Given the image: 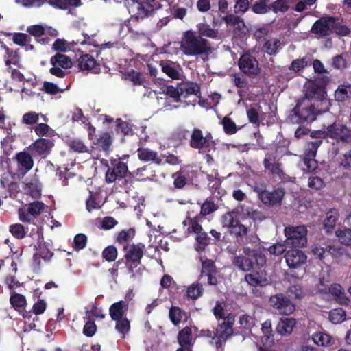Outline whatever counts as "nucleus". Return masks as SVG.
I'll return each instance as SVG.
<instances>
[{
    "instance_id": "nucleus-32",
    "label": "nucleus",
    "mask_w": 351,
    "mask_h": 351,
    "mask_svg": "<svg viewBox=\"0 0 351 351\" xmlns=\"http://www.w3.org/2000/svg\"><path fill=\"white\" fill-rule=\"evenodd\" d=\"M180 93L182 97L184 99L192 95L200 97V87L198 84L194 82L181 83Z\"/></svg>"
},
{
    "instance_id": "nucleus-59",
    "label": "nucleus",
    "mask_w": 351,
    "mask_h": 351,
    "mask_svg": "<svg viewBox=\"0 0 351 351\" xmlns=\"http://www.w3.org/2000/svg\"><path fill=\"white\" fill-rule=\"evenodd\" d=\"M239 323L241 328L244 330L245 332L250 331L251 328L254 324V318L251 315L244 314L239 317Z\"/></svg>"
},
{
    "instance_id": "nucleus-51",
    "label": "nucleus",
    "mask_w": 351,
    "mask_h": 351,
    "mask_svg": "<svg viewBox=\"0 0 351 351\" xmlns=\"http://www.w3.org/2000/svg\"><path fill=\"white\" fill-rule=\"evenodd\" d=\"M69 148L74 152L86 153L88 152V147L83 141L79 138H72L68 141Z\"/></svg>"
},
{
    "instance_id": "nucleus-35",
    "label": "nucleus",
    "mask_w": 351,
    "mask_h": 351,
    "mask_svg": "<svg viewBox=\"0 0 351 351\" xmlns=\"http://www.w3.org/2000/svg\"><path fill=\"white\" fill-rule=\"evenodd\" d=\"M335 22L332 25V34L335 33L339 37L348 36L351 34L350 28L344 24L343 19L338 16H335Z\"/></svg>"
},
{
    "instance_id": "nucleus-40",
    "label": "nucleus",
    "mask_w": 351,
    "mask_h": 351,
    "mask_svg": "<svg viewBox=\"0 0 351 351\" xmlns=\"http://www.w3.org/2000/svg\"><path fill=\"white\" fill-rule=\"evenodd\" d=\"M197 32L199 36H205L210 38H217L218 36V30L211 28L210 25L207 23H199L197 25Z\"/></svg>"
},
{
    "instance_id": "nucleus-4",
    "label": "nucleus",
    "mask_w": 351,
    "mask_h": 351,
    "mask_svg": "<svg viewBox=\"0 0 351 351\" xmlns=\"http://www.w3.org/2000/svg\"><path fill=\"white\" fill-rule=\"evenodd\" d=\"M232 263L240 270L248 271L266 263L265 256L256 250L244 247L243 254L232 257Z\"/></svg>"
},
{
    "instance_id": "nucleus-7",
    "label": "nucleus",
    "mask_w": 351,
    "mask_h": 351,
    "mask_svg": "<svg viewBox=\"0 0 351 351\" xmlns=\"http://www.w3.org/2000/svg\"><path fill=\"white\" fill-rule=\"evenodd\" d=\"M145 245L143 243L125 245L123 247L124 252L123 263L130 277H134V269L141 263L144 254Z\"/></svg>"
},
{
    "instance_id": "nucleus-29",
    "label": "nucleus",
    "mask_w": 351,
    "mask_h": 351,
    "mask_svg": "<svg viewBox=\"0 0 351 351\" xmlns=\"http://www.w3.org/2000/svg\"><path fill=\"white\" fill-rule=\"evenodd\" d=\"M128 307V304L123 300L113 303L109 308V315L111 319L115 320L124 317Z\"/></svg>"
},
{
    "instance_id": "nucleus-50",
    "label": "nucleus",
    "mask_w": 351,
    "mask_h": 351,
    "mask_svg": "<svg viewBox=\"0 0 351 351\" xmlns=\"http://www.w3.org/2000/svg\"><path fill=\"white\" fill-rule=\"evenodd\" d=\"M312 339L317 346H326L330 344L332 337L326 333L317 332L313 335Z\"/></svg>"
},
{
    "instance_id": "nucleus-11",
    "label": "nucleus",
    "mask_w": 351,
    "mask_h": 351,
    "mask_svg": "<svg viewBox=\"0 0 351 351\" xmlns=\"http://www.w3.org/2000/svg\"><path fill=\"white\" fill-rule=\"evenodd\" d=\"M222 20L226 24L227 30L234 37L243 38L248 32V28L243 19L238 16L232 14H227L222 17Z\"/></svg>"
},
{
    "instance_id": "nucleus-31",
    "label": "nucleus",
    "mask_w": 351,
    "mask_h": 351,
    "mask_svg": "<svg viewBox=\"0 0 351 351\" xmlns=\"http://www.w3.org/2000/svg\"><path fill=\"white\" fill-rule=\"evenodd\" d=\"M296 324V320L294 318H281L276 326V331L281 335H289Z\"/></svg>"
},
{
    "instance_id": "nucleus-61",
    "label": "nucleus",
    "mask_w": 351,
    "mask_h": 351,
    "mask_svg": "<svg viewBox=\"0 0 351 351\" xmlns=\"http://www.w3.org/2000/svg\"><path fill=\"white\" fill-rule=\"evenodd\" d=\"M163 92L169 97L174 99L175 101H180L182 98L180 93V84H178L176 87L173 86H167L165 87Z\"/></svg>"
},
{
    "instance_id": "nucleus-53",
    "label": "nucleus",
    "mask_w": 351,
    "mask_h": 351,
    "mask_svg": "<svg viewBox=\"0 0 351 351\" xmlns=\"http://www.w3.org/2000/svg\"><path fill=\"white\" fill-rule=\"evenodd\" d=\"M221 124L223 125L225 133L229 135L235 134L240 129V127H238L236 123L227 116L222 119Z\"/></svg>"
},
{
    "instance_id": "nucleus-64",
    "label": "nucleus",
    "mask_w": 351,
    "mask_h": 351,
    "mask_svg": "<svg viewBox=\"0 0 351 351\" xmlns=\"http://www.w3.org/2000/svg\"><path fill=\"white\" fill-rule=\"evenodd\" d=\"M202 291V285L199 283H194L188 287L186 294L189 298L197 299L201 295Z\"/></svg>"
},
{
    "instance_id": "nucleus-21",
    "label": "nucleus",
    "mask_w": 351,
    "mask_h": 351,
    "mask_svg": "<svg viewBox=\"0 0 351 351\" xmlns=\"http://www.w3.org/2000/svg\"><path fill=\"white\" fill-rule=\"evenodd\" d=\"M77 62L78 68L80 71H91L93 73H99L100 72L99 64L90 54L81 55Z\"/></svg>"
},
{
    "instance_id": "nucleus-38",
    "label": "nucleus",
    "mask_w": 351,
    "mask_h": 351,
    "mask_svg": "<svg viewBox=\"0 0 351 351\" xmlns=\"http://www.w3.org/2000/svg\"><path fill=\"white\" fill-rule=\"evenodd\" d=\"M135 176L138 177L141 180H151L155 177V171L152 170L150 165H144L138 168L134 172Z\"/></svg>"
},
{
    "instance_id": "nucleus-55",
    "label": "nucleus",
    "mask_w": 351,
    "mask_h": 351,
    "mask_svg": "<svg viewBox=\"0 0 351 351\" xmlns=\"http://www.w3.org/2000/svg\"><path fill=\"white\" fill-rule=\"evenodd\" d=\"M308 66V62L306 58L293 60L289 66V70L292 73H298Z\"/></svg>"
},
{
    "instance_id": "nucleus-22",
    "label": "nucleus",
    "mask_w": 351,
    "mask_h": 351,
    "mask_svg": "<svg viewBox=\"0 0 351 351\" xmlns=\"http://www.w3.org/2000/svg\"><path fill=\"white\" fill-rule=\"evenodd\" d=\"M138 158L144 162H152L157 165L162 164V155H158V152L153 151L147 147H140L137 151Z\"/></svg>"
},
{
    "instance_id": "nucleus-48",
    "label": "nucleus",
    "mask_w": 351,
    "mask_h": 351,
    "mask_svg": "<svg viewBox=\"0 0 351 351\" xmlns=\"http://www.w3.org/2000/svg\"><path fill=\"white\" fill-rule=\"evenodd\" d=\"M322 142V140H315V141L308 143L304 153V158H315L317 149Z\"/></svg>"
},
{
    "instance_id": "nucleus-60",
    "label": "nucleus",
    "mask_w": 351,
    "mask_h": 351,
    "mask_svg": "<svg viewBox=\"0 0 351 351\" xmlns=\"http://www.w3.org/2000/svg\"><path fill=\"white\" fill-rule=\"evenodd\" d=\"M118 256L117 249L114 245H108L102 252V257L108 262H113Z\"/></svg>"
},
{
    "instance_id": "nucleus-6",
    "label": "nucleus",
    "mask_w": 351,
    "mask_h": 351,
    "mask_svg": "<svg viewBox=\"0 0 351 351\" xmlns=\"http://www.w3.org/2000/svg\"><path fill=\"white\" fill-rule=\"evenodd\" d=\"M182 49L184 54L197 56L210 52V45L208 40L197 36L195 32L188 31L185 34L182 42Z\"/></svg>"
},
{
    "instance_id": "nucleus-12",
    "label": "nucleus",
    "mask_w": 351,
    "mask_h": 351,
    "mask_svg": "<svg viewBox=\"0 0 351 351\" xmlns=\"http://www.w3.org/2000/svg\"><path fill=\"white\" fill-rule=\"evenodd\" d=\"M335 20V16L325 14L314 22L310 32L317 38L329 36L332 34V25Z\"/></svg>"
},
{
    "instance_id": "nucleus-43",
    "label": "nucleus",
    "mask_w": 351,
    "mask_h": 351,
    "mask_svg": "<svg viewBox=\"0 0 351 351\" xmlns=\"http://www.w3.org/2000/svg\"><path fill=\"white\" fill-rule=\"evenodd\" d=\"M246 282L251 286L265 287L268 284V280L257 274H247L245 276Z\"/></svg>"
},
{
    "instance_id": "nucleus-49",
    "label": "nucleus",
    "mask_w": 351,
    "mask_h": 351,
    "mask_svg": "<svg viewBox=\"0 0 351 351\" xmlns=\"http://www.w3.org/2000/svg\"><path fill=\"white\" fill-rule=\"evenodd\" d=\"M191 329L188 326L184 327L179 332L178 335V341L182 347H186L191 344Z\"/></svg>"
},
{
    "instance_id": "nucleus-1",
    "label": "nucleus",
    "mask_w": 351,
    "mask_h": 351,
    "mask_svg": "<svg viewBox=\"0 0 351 351\" xmlns=\"http://www.w3.org/2000/svg\"><path fill=\"white\" fill-rule=\"evenodd\" d=\"M328 110L326 106L315 104L308 99L300 98L291 111L289 119L293 123L308 124L315 121L318 115Z\"/></svg>"
},
{
    "instance_id": "nucleus-39",
    "label": "nucleus",
    "mask_w": 351,
    "mask_h": 351,
    "mask_svg": "<svg viewBox=\"0 0 351 351\" xmlns=\"http://www.w3.org/2000/svg\"><path fill=\"white\" fill-rule=\"evenodd\" d=\"M272 0H258L252 6V11L256 14H265L271 11L270 3Z\"/></svg>"
},
{
    "instance_id": "nucleus-45",
    "label": "nucleus",
    "mask_w": 351,
    "mask_h": 351,
    "mask_svg": "<svg viewBox=\"0 0 351 351\" xmlns=\"http://www.w3.org/2000/svg\"><path fill=\"white\" fill-rule=\"evenodd\" d=\"M135 234L134 229L130 228L128 230H123L117 234L116 241L120 245H129L128 243L132 240Z\"/></svg>"
},
{
    "instance_id": "nucleus-24",
    "label": "nucleus",
    "mask_w": 351,
    "mask_h": 351,
    "mask_svg": "<svg viewBox=\"0 0 351 351\" xmlns=\"http://www.w3.org/2000/svg\"><path fill=\"white\" fill-rule=\"evenodd\" d=\"M84 39L80 40L77 39L76 41L72 40L71 42L68 43L66 40L64 39L57 38L53 44V49L56 51H60L62 53L66 52L71 49L74 45L80 43L82 45H86V39L89 38V36L88 34H84Z\"/></svg>"
},
{
    "instance_id": "nucleus-5",
    "label": "nucleus",
    "mask_w": 351,
    "mask_h": 351,
    "mask_svg": "<svg viewBox=\"0 0 351 351\" xmlns=\"http://www.w3.org/2000/svg\"><path fill=\"white\" fill-rule=\"evenodd\" d=\"M123 158L110 160V165H108V169L105 174V181L107 184H112L117 181H121L120 186L124 189H129L132 181L126 179L129 172L127 163L122 160Z\"/></svg>"
},
{
    "instance_id": "nucleus-54",
    "label": "nucleus",
    "mask_w": 351,
    "mask_h": 351,
    "mask_svg": "<svg viewBox=\"0 0 351 351\" xmlns=\"http://www.w3.org/2000/svg\"><path fill=\"white\" fill-rule=\"evenodd\" d=\"M271 11L277 14L278 12L285 13L289 9L288 0H276L270 3Z\"/></svg>"
},
{
    "instance_id": "nucleus-41",
    "label": "nucleus",
    "mask_w": 351,
    "mask_h": 351,
    "mask_svg": "<svg viewBox=\"0 0 351 351\" xmlns=\"http://www.w3.org/2000/svg\"><path fill=\"white\" fill-rule=\"evenodd\" d=\"M280 45V42L277 38L266 40L263 46V51L269 56H274L277 53Z\"/></svg>"
},
{
    "instance_id": "nucleus-14",
    "label": "nucleus",
    "mask_w": 351,
    "mask_h": 351,
    "mask_svg": "<svg viewBox=\"0 0 351 351\" xmlns=\"http://www.w3.org/2000/svg\"><path fill=\"white\" fill-rule=\"evenodd\" d=\"M239 67L243 73L252 77L257 76L261 71L258 60L248 53H243L240 57Z\"/></svg>"
},
{
    "instance_id": "nucleus-30",
    "label": "nucleus",
    "mask_w": 351,
    "mask_h": 351,
    "mask_svg": "<svg viewBox=\"0 0 351 351\" xmlns=\"http://www.w3.org/2000/svg\"><path fill=\"white\" fill-rule=\"evenodd\" d=\"M123 77L126 80H129L134 86H143L147 82L146 75L141 71L131 69L123 73Z\"/></svg>"
},
{
    "instance_id": "nucleus-37",
    "label": "nucleus",
    "mask_w": 351,
    "mask_h": 351,
    "mask_svg": "<svg viewBox=\"0 0 351 351\" xmlns=\"http://www.w3.org/2000/svg\"><path fill=\"white\" fill-rule=\"evenodd\" d=\"M160 65L161 66L162 71L171 79L178 80L180 78V72L173 62L171 61H161Z\"/></svg>"
},
{
    "instance_id": "nucleus-56",
    "label": "nucleus",
    "mask_w": 351,
    "mask_h": 351,
    "mask_svg": "<svg viewBox=\"0 0 351 351\" xmlns=\"http://www.w3.org/2000/svg\"><path fill=\"white\" fill-rule=\"evenodd\" d=\"M217 205L214 202L213 198L209 197L202 204L201 206L200 214L203 216L210 215L211 213L217 210Z\"/></svg>"
},
{
    "instance_id": "nucleus-42",
    "label": "nucleus",
    "mask_w": 351,
    "mask_h": 351,
    "mask_svg": "<svg viewBox=\"0 0 351 351\" xmlns=\"http://www.w3.org/2000/svg\"><path fill=\"white\" fill-rule=\"evenodd\" d=\"M261 330L263 334L261 337L262 342L265 344L273 342L274 335H272L273 330L270 320H266L262 324Z\"/></svg>"
},
{
    "instance_id": "nucleus-47",
    "label": "nucleus",
    "mask_w": 351,
    "mask_h": 351,
    "mask_svg": "<svg viewBox=\"0 0 351 351\" xmlns=\"http://www.w3.org/2000/svg\"><path fill=\"white\" fill-rule=\"evenodd\" d=\"M346 311L341 308L332 309L329 312V319L332 324H340L346 319Z\"/></svg>"
},
{
    "instance_id": "nucleus-28",
    "label": "nucleus",
    "mask_w": 351,
    "mask_h": 351,
    "mask_svg": "<svg viewBox=\"0 0 351 351\" xmlns=\"http://www.w3.org/2000/svg\"><path fill=\"white\" fill-rule=\"evenodd\" d=\"M147 8H145V6L142 3H138L137 9H138V15L134 17V20L137 21L139 19H144L145 17L150 16L154 10L159 9L160 8V5L154 2L155 0H145Z\"/></svg>"
},
{
    "instance_id": "nucleus-9",
    "label": "nucleus",
    "mask_w": 351,
    "mask_h": 351,
    "mask_svg": "<svg viewBox=\"0 0 351 351\" xmlns=\"http://www.w3.org/2000/svg\"><path fill=\"white\" fill-rule=\"evenodd\" d=\"M269 304L280 315H289L295 310V304L289 296L282 293L271 295L269 298Z\"/></svg>"
},
{
    "instance_id": "nucleus-57",
    "label": "nucleus",
    "mask_w": 351,
    "mask_h": 351,
    "mask_svg": "<svg viewBox=\"0 0 351 351\" xmlns=\"http://www.w3.org/2000/svg\"><path fill=\"white\" fill-rule=\"evenodd\" d=\"M331 65L334 69L343 71L348 67V62L343 54H337L332 58Z\"/></svg>"
},
{
    "instance_id": "nucleus-44",
    "label": "nucleus",
    "mask_w": 351,
    "mask_h": 351,
    "mask_svg": "<svg viewBox=\"0 0 351 351\" xmlns=\"http://www.w3.org/2000/svg\"><path fill=\"white\" fill-rule=\"evenodd\" d=\"M10 302L14 309L19 312L23 309L27 304L25 297L22 294L15 292L11 295Z\"/></svg>"
},
{
    "instance_id": "nucleus-19",
    "label": "nucleus",
    "mask_w": 351,
    "mask_h": 351,
    "mask_svg": "<svg viewBox=\"0 0 351 351\" xmlns=\"http://www.w3.org/2000/svg\"><path fill=\"white\" fill-rule=\"evenodd\" d=\"M202 269L200 278H202L204 276L208 278V283L209 285H215L217 284V278L215 276L217 271L215 263L213 261L210 259L202 260Z\"/></svg>"
},
{
    "instance_id": "nucleus-2",
    "label": "nucleus",
    "mask_w": 351,
    "mask_h": 351,
    "mask_svg": "<svg viewBox=\"0 0 351 351\" xmlns=\"http://www.w3.org/2000/svg\"><path fill=\"white\" fill-rule=\"evenodd\" d=\"M329 80V77L326 75L308 79L305 85L304 96L302 98L308 99L313 103L320 106H326V108L329 110L330 102L326 98V85Z\"/></svg>"
},
{
    "instance_id": "nucleus-46",
    "label": "nucleus",
    "mask_w": 351,
    "mask_h": 351,
    "mask_svg": "<svg viewBox=\"0 0 351 351\" xmlns=\"http://www.w3.org/2000/svg\"><path fill=\"white\" fill-rule=\"evenodd\" d=\"M219 326V324H217L216 328H213V330L206 329L202 330L199 333V336L205 337L211 339V342L215 343L216 345V348H219V330L218 327Z\"/></svg>"
},
{
    "instance_id": "nucleus-10",
    "label": "nucleus",
    "mask_w": 351,
    "mask_h": 351,
    "mask_svg": "<svg viewBox=\"0 0 351 351\" xmlns=\"http://www.w3.org/2000/svg\"><path fill=\"white\" fill-rule=\"evenodd\" d=\"M326 136L337 143H348L351 142V130L346 125L339 122H334L326 129Z\"/></svg>"
},
{
    "instance_id": "nucleus-16",
    "label": "nucleus",
    "mask_w": 351,
    "mask_h": 351,
    "mask_svg": "<svg viewBox=\"0 0 351 351\" xmlns=\"http://www.w3.org/2000/svg\"><path fill=\"white\" fill-rule=\"evenodd\" d=\"M221 319H223V322L221 324V340L223 339L226 341L233 335H237L239 333V332H234L233 325L235 322L234 315L230 313L226 315L221 306Z\"/></svg>"
},
{
    "instance_id": "nucleus-52",
    "label": "nucleus",
    "mask_w": 351,
    "mask_h": 351,
    "mask_svg": "<svg viewBox=\"0 0 351 351\" xmlns=\"http://www.w3.org/2000/svg\"><path fill=\"white\" fill-rule=\"evenodd\" d=\"M116 325L115 329L122 335V338H125L126 334H128L130 330V322L127 317H123L120 319H115Z\"/></svg>"
},
{
    "instance_id": "nucleus-3",
    "label": "nucleus",
    "mask_w": 351,
    "mask_h": 351,
    "mask_svg": "<svg viewBox=\"0 0 351 351\" xmlns=\"http://www.w3.org/2000/svg\"><path fill=\"white\" fill-rule=\"evenodd\" d=\"M223 226L228 228L230 236L239 245L256 243L258 238L255 236L247 237V228L243 225L235 213H227L223 215Z\"/></svg>"
},
{
    "instance_id": "nucleus-63",
    "label": "nucleus",
    "mask_w": 351,
    "mask_h": 351,
    "mask_svg": "<svg viewBox=\"0 0 351 351\" xmlns=\"http://www.w3.org/2000/svg\"><path fill=\"white\" fill-rule=\"evenodd\" d=\"M336 234L345 245L351 247V228H345L336 232Z\"/></svg>"
},
{
    "instance_id": "nucleus-8",
    "label": "nucleus",
    "mask_w": 351,
    "mask_h": 351,
    "mask_svg": "<svg viewBox=\"0 0 351 351\" xmlns=\"http://www.w3.org/2000/svg\"><path fill=\"white\" fill-rule=\"evenodd\" d=\"M307 232V228L304 225L287 226L284 230L286 237L285 243L294 248L304 247L308 241Z\"/></svg>"
},
{
    "instance_id": "nucleus-33",
    "label": "nucleus",
    "mask_w": 351,
    "mask_h": 351,
    "mask_svg": "<svg viewBox=\"0 0 351 351\" xmlns=\"http://www.w3.org/2000/svg\"><path fill=\"white\" fill-rule=\"evenodd\" d=\"M50 64L52 66H57L64 69H69L73 66L71 58L62 53H57L51 56Z\"/></svg>"
},
{
    "instance_id": "nucleus-62",
    "label": "nucleus",
    "mask_w": 351,
    "mask_h": 351,
    "mask_svg": "<svg viewBox=\"0 0 351 351\" xmlns=\"http://www.w3.org/2000/svg\"><path fill=\"white\" fill-rule=\"evenodd\" d=\"M345 249L337 245H327V256H331L333 258H339L345 254Z\"/></svg>"
},
{
    "instance_id": "nucleus-58",
    "label": "nucleus",
    "mask_w": 351,
    "mask_h": 351,
    "mask_svg": "<svg viewBox=\"0 0 351 351\" xmlns=\"http://www.w3.org/2000/svg\"><path fill=\"white\" fill-rule=\"evenodd\" d=\"M9 230L12 235L18 239H22L26 236V231L23 225L14 223L10 226Z\"/></svg>"
},
{
    "instance_id": "nucleus-15",
    "label": "nucleus",
    "mask_w": 351,
    "mask_h": 351,
    "mask_svg": "<svg viewBox=\"0 0 351 351\" xmlns=\"http://www.w3.org/2000/svg\"><path fill=\"white\" fill-rule=\"evenodd\" d=\"M257 193L265 205L274 206L281 204L282 199L285 195V190L283 188L278 187L273 191L258 190Z\"/></svg>"
},
{
    "instance_id": "nucleus-36",
    "label": "nucleus",
    "mask_w": 351,
    "mask_h": 351,
    "mask_svg": "<svg viewBox=\"0 0 351 351\" xmlns=\"http://www.w3.org/2000/svg\"><path fill=\"white\" fill-rule=\"evenodd\" d=\"M45 3L60 10H66L71 6L76 8L82 5L81 0H45Z\"/></svg>"
},
{
    "instance_id": "nucleus-20",
    "label": "nucleus",
    "mask_w": 351,
    "mask_h": 351,
    "mask_svg": "<svg viewBox=\"0 0 351 351\" xmlns=\"http://www.w3.org/2000/svg\"><path fill=\"white\" fill-rule=\"evenodd\" d=\"M14 159L18 165V171L23 176L33 168L34 160L28 152H20L15 155Z\"/></svg>"
},
{
    "instance_id": "nucleus-17",
    "label": "nucleus",
    "mask_w": 351,
    "mask_h": 351,
    "mask_svg": "<svg viewBox=\"0 0 351 351\" xmlns=\"http://www.w3.org/2000/svg\"><path fill=\"white\" fill-rule=\"evenodd\" d=\"M285 258L287 265L290 269H296L306 263L307 256L300 250L291 249L287 251Z\"/></svg>"
},
{
    "instance_id": "nucleus-25",
    "label": "nucleus",
    "mask_w": 351,
    "mask_h": 351,
    "mask_svg": "<svg viewBox=\"0 0 351 351\" xmlns=\"http://www.w3.org/2000/svg\"><path fill=\"white\" fill-rule=\"evenodd\" d=\"M190 146L194 149H202L210 146L208 136H204L200 129L195 128L190 135Z\"/></svg>"
},
{
    "instance_id": "nucleus-18",
    "label": "nucleus",
    "mask_w": 351,
    "mask_h": 351,
    "mask_svg": "<svg viewBox=\"0 0 351 351\" xmlns=\"http://www.w3.org/2000/svg\"><path fill=\"white\" fill-rule=\"evenodd\" d=\"M322 293H330L334 300L341 305H349L350 300L346 297L344 289L338 283L332 284L328 288L324 287L319 289Z\"/></svg>"
},
{
    "instance_id": "nucleus-26",
    "label": "nucleus",
    "mask_w": 351,
    "mask_h": 351,
    "mask_svg": "<svg viewBox=\"0 0 351 351\" xmlns=\"http://www.w3.org/2000/svg\"><path fill=\"white\" fill-rule=\"evenodd\" d=\"M335 100L339 103H344L351 99V83L345 81L338 85L334 93Z\"/></svg>"
},
{
    "instance_id": "nucleus-27",
    "label": "nucleus",
    "mask_w": 351,
    "mask_h": 351,
    "mask_svg": "<svg viewBox=\"0 0 351 351\" xmlns=\"http://www.w3.org/2000/svg\"><path fill=\"white\" fill-rule=\"evenodd\" d=\"M339 217V214L337 209H330L326 213L323 221V228L326 234H331L334 231Z\"/></svg>"
},
{
    "instance_id": "nucleus-34",
    "label": "nucleus",
    "mask_w": 351,
    "mask_h": 351,
    "mask_svg": "<svg viewBox=\"0 0 351 351\" xmlns=\"http://www.w3.org/2000/svg\"><path fill=\"white\" fill-rule=\"evenodd\" d=\"M112 137L107 132H102L96 141L94 142L95 148L100 152L108 153L112 145Z\"/></svg>"
},
{
    "instance_id": "nucleus-23",
    "label": "nucleus",
    "mask_w": 351,
    "mask_h": 351,
    "mask_svg": "<svg viewBox=\"0 0 351 351\" xmlns=\"http://www.w3.org/2000/svg\"><path fill=\"white\" fill-rule=\"evenodd\" d=\"M53 145L54 143L51 139L40 138L31 144L29 148L39 156H45L50 152Z\"/></svg>"
},
{
    "instance_id": "nucleus-13",
    "label": "nucleus",
    "mask_w": 351,
    "mask_h": 351,
    "mask_svg": "<svg viewBox=\"0 0 351 351\" xmlns=\"http://www.w3.org/2000/svg\"><path fill=\"white\" fill-rule=\"evenodd\" d=\"M45 205L40 201H34L27 204V209L18 210L19 219L23 223H31L44 211Z\"/></svg>"
}]
</instances>
